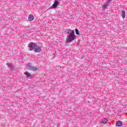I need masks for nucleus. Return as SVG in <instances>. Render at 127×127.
Masks as SVG:
<instances>
[{"label": "nucleus", "instance_id": "nucleus-7", "mask_svg": "<svg viewBox=\"0 0 127 127\" xmlns=\"http://www.w3.org/2000/svg\"><path fill=\"white\" fill-rule=\"evenodd\" d=\"M6 65L9 67V68H11V69H14V66L12 64L7 63Z\"/></svg>", "mask_w": 127, "mask_h": 127}, {"label": "nucleus", "instance_id": "nucleus-10", "mask_svg": "<svg viewBox=\"0 0 127 127\" xmlns=\"http://www.w3.org/2000/svg\"><path fill=\"white\" fill-rule=\"evenodd\" d=\"M108 5H109V3H105L104 5H103V8L104 9H106L107 8V7H108Z\"/></svg>", "mask_w": 127, "mask_h": 127}, {"label": "nucleus", "instance_id": "nucleus-9", "mask_svg": "<svg viewBox=\"0 0 127 127\" xmlns=\"http://www.w3.org/2000/svg\"><path fill=\"white\" fill-rule=\"evenodd\" d=\"M24 74L27 76V78H29V77L31 76V74L28 72H24Z\"/></svg>", "mask_w": 127, "mask_h": 127}, {"label": "nucleus", "instance_id": "nucleus-8", "mask_svg": "<svg viewBox=\"0 0 127 127\" xmlns=\"http://www.w3.org/2000/svg\"><path fill=\"white\" fill-rule=\"evenodd\" d=\"M122 18H125V17H126V11H125L124 10L122 11Z\"/></svg>", "mask_w": 127, "mask_h": 127}, {"label": "nucleus", "instance_id": "nucleus-11", "mask_svg": "<svg viewBox=\"0 0 127 127\" xmlns=\"http://www.w3.org/2000/svg\"><path fill=\"white\" fill-rule=\"evenodd\" d=\"M107 122H108L107 119H104L102 120V124H106V123H107Z\"/></svg>", "mask_w": 127, "mask_h": 127}, {"label": "nucleus", "instance_id": "nucleus-4", "mask_svg": "<svg viewBox=\"0 0 127 127\" xmlns=\"http://www.w3.org/2000/svg\"><path fill=\"white\" fill-rule=\"evenodd\" d=\"M27 67L29 70H31L32 71H36L37 70V66H32L30 64H28Z\"/></svg>", "mask_w": 127, "mask_h": 127}, {"label": "nucleus", "instance_id": "nucleus-5", "mask_svg": "<svg viewBox=\"0 0 127 127\" xmlns=\"http://www.w3.org/2000/svg\"><path fill=\"white\" fill-rule=\"evenodd\" d=\"M34 19V16L32 14H30L28 17L29 21H32Z\"/></svg>", "mask_w": 127, "mask_h": 127}, {"label": "nucleus", "instance_id": "nucleus-1", "mask_svg": "<svg viewBox=\"0 0 127 127\" xmlns=\"http://www.w3.org/2000/svg\"><path fill=\"white\" fill-rule=\"evenodd\" d=\"M28 47L29 48V49L30 51H34V52H35L36 53H39V52H41L42 46H37L36 43L30 42L28 45Z\"/></svg>", "mask_w": 127, "mask_h": 127}, {"label": "nucleus", "instance_id": "nucleus-12", "mask_svg": "<svg viewBox=\"0 0 127 127\" xmlns=\"http://www.w3.org/2000/svg\"><path fill=\"white\" fill-rule=\"evenodd\" d=\"M75 33H76V34H77V35H79V31H78V29H75Z\"/></svg>", "mask_w": 127, "mask_h": 127}, {"label": "nucleus", "instance_id": "nucleus-2", "mask_svg": "<svg viewBox=\"0 0 127 127\" xmlns=\"http://www.w3.org/2000/svg\"><path fill=\"white\" fill-rule=\"evenodd\" d=\"M65 32L67 36V42L68 43L69 42H72L74 39L76 38V36H75V32L73 30H71V29H67L65 30Z\"/></svg>", "mask_w": 127, "mask_h": 127}, {"label": "nucleus", "instance_id": "nucleus-6", "mask_svg": "<svg viewBox=\"0 0 127 127\" xmlns=\"http://www.w3.org/2000/svg\"><path fill=\"white\" fill-rule=\"evenodd\" d=\"M116 126L117 127H122L123 126V123H122V122L120 121H117L116 122Z\"/></svg>", "mask_w": 127, "mask_h": 127}, {"label": "nucleus", "instance_id": "nucleus-3", "mask_svg": "<svg viewBox=\"0 0 127 127\" xmlns=\"http://www.w3.org/2000/svg\"><path fill=\"white\" fill-rule=\"evenodd\" d=\"M59 4H60V2H59V1H58L57 0H55L54 1L53 4L50 7V8L51 9H52L53 8H56V7H57V6H58V5H59Z\"/></svg>", "mask_w": 127, "mask_h": 127}]
</instances>
